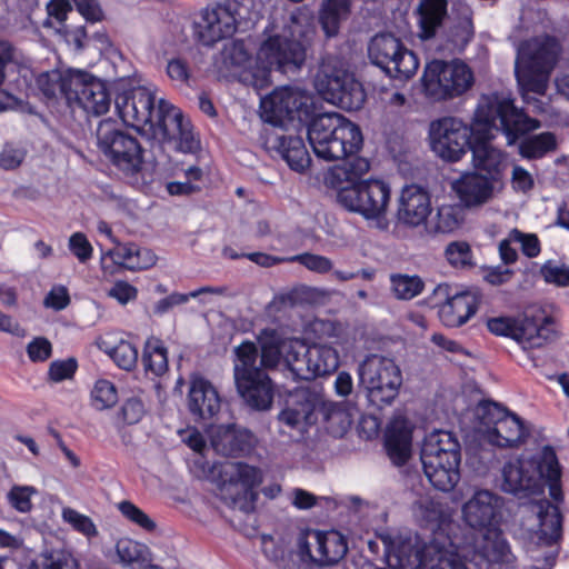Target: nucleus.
Returning <instances> with one entry per match:
<instances>
[{"instance_id":"obj_1","label":"nucleus","mask_w":569,"mask_h":569,"mask_svg":"<svg viewBox=\"0 0 569 569\" xmlns=\"http://www.w3.org/2000/svg\"><path fill=\"white\" fill-rule=\"evenodd\" d=\"M152 84L123 89L114 99L116 110L124 124L162 147L193 153L200 141L189 119L169 101L157 99Z\"/></svg>"},{"instance_id":"obj_2","label":"nucleus","mask_w":569,"mask_h":569,"mask_svg":"<svg viewBox=\"0 0 569 569\" xmlns=\"http://www.w3.org/2000/svg\"><path fill=\"white\" fill-rule=\"evenodd\" d=\"M507 137L508 144L530 131L537 130L540 122L529 118L513 106L508 93L490 92L480 96L473 114V138L469 147L475 171L501 179L505 167V153L491 143L496 122Z\"/></svg>"},{"instance_id":"obj_3","label":"nucleus","mask_w":569,"mask_h":569,"mask_svg":"<svg viewBox=\"0 0 569 569\" xmlns=\"http://www.w3.org/2000/svg\"><path fill=\"white\" fill-rule=\"evenodd\" d=\"M561 471L552 448L546 446L532 457H519L507 461L502 468L503 491L519 495L540 491L545 485L556 501L562 499Z\"/></svg>"},{"instance_id":"obj_4","label":"nucleus","mask_w":569,"mask_h":569,"mask_svg":"<svg viewBox=\"0 0 569 569\" xmlns=\"http://www.w3.org/2000/svg\"><path fill=\"white\" fill-rule=\"evenodd\" d=\"M308 140L315 154L326 161L358 153L363 144L359 127L338 112L313 118L308 127Z\"/></svg>"},{"instance_id":"obj_5","label":"nucleus","mask_w":569,"mask_h":569,"mask_svg":"<svg viewBox=\"0 0 569 569\" xmlns=\"http://www.w3.org/2000/svg\"><path fill=\"white\" fill-rule=\"evenodd\" d=\"M560 52L559 42L551 37L530 39L519 46L515 73L526 101H529L530 92H546L549 74Z\"/></svg>"},{"instance_id":"obj_6","label":"nucleus","mask_w":569,"mask_h":569,"mask_svg":"<svg viewBox=\"0 0 569 569\" xmlns=\"http://www.w3.org/2000/svg\"><path fill=\"white\" fill-rule=\"evenodd\" d=\"M388 557L397 560L399 569H468L452 546L433 539L422 545L413 543L411 538L380 535Z\"/></svg>"},{"instance_id":"obj_7","label":"nucleus","mask_w":569,"mask_h":569,"mask_svg":"<svg viewBox=\"0 0 569 569\" xmlns=\"http://www.w3.org/2000/svg\"><path fill=\"white\" fill-rule=\"evenodd\" d=\"M233 380L240 398L253 410L271 408L274 386L268 373L258 367V348L243 341L234 348Z\"/></svg>"},{"instance_id":"obj_8","label":"nucleus","mask_w":569,"mask_h":569,"mask_svg":"<svg viewBox=\"0 0 569 569\" xmlns=\"http://www.w3.org/2000/svg\"><path fill=\"white\" fill-rule=\"evenodd\" d=\"M315 88L326 101L346 110H358L366 100L362 84L349 72L343 60L335 56L322 59Z\"/></svg>"},{"instance_id":"obj_9","label":"nucleus","mask_w":569,"mask_h":569,"mask_svg":"<svg viewBox=\"0 0 569 569\" xmlns=\"http://www.w3.org/2000/svg\"><path fill=\"white\" fill-rule=\"evenodd\" d=\"M475 84L472 69L462 60L435 59L425 67L421 77L423 94L432 101H448L467 93Z\"/></svg>"},{"instance_id":"obj_10","label":"nucleus","mask_w":569,"mask_h":569,"mask_svg":"<svg viewBox=\"0 0 569 569\" xmlns=\"http://www.w3.org/2000/svg\"><path fill=\"white\" fill-rule=\"evenodd\" d=\"M260 469L244 462H227L220 470L219 496L231 509L249 513L254 509Z\"/></svg>"},{"instance_id":"obj_11","label":"nucleus","mask_w":569,"mask_h":569,"mask_svg":"<svg viewBox=\"0 0 569 569\" xmlns=\"http://www.w3.org/2000/svg\"><path fill=\"white\" fill-rule=\"evenodd\" d=\"M306 49L297 40H290L279 31L267 36L260 43L256 62L259 74L266 78V88L272 83L271 71L297 72L306 61Z\"/></svg>"},{"instance_id":"obj_12","label":"nucleus","mask_w":569,"mask_h":569,"mask_svg":"<svg viewBox=\"0 0 569 569\" xmlns=\"http://www.w3.org/2000/svg\"><path fill=\"white\" fill-rule=\"evenodd\" d=\"M391 199L390 186L381 179H363L358 183L340 188L338 202L348 211L366 220H380L386 217Z\"/></svg>"},{"instance_id":"obj_13","label":"nucleus","mask_w":569,"mask_h":569,"mask_svg":"<svg viewBox=\"0 0 569 569\" xmlns=\"http://www.w3.org/2000/svg\"><path fill=\"white\" fill-rule=\"evenodd\" d=\"M360 385L371 402L390 403L402 383L399 367L392 359L379 355L368 356L358 367Z\"/></svg>"},{"instance_id":"obj_14","label":"nucleus","mask_w":569,"mask_h":569,"mask_svg":"<svg viewBox=\"0 0 569 569\" xmlns=\"http://www.w3.org/2000/svg\"><path fill=\"white\" fill-rule=\"evenodd\" d=\"M312 109V94L300 86L277 88L260 101L261 118L273 126H282L286 120L303 121Z\"/></svg>"},{"instance_id":"obj_15","label":"nucleus","mask_w":569,"mask_h":569,"mask_svg":"<svg viewBox=\"0 0 569 569\" xmlns=\"http://www.w3.org/2000/svg\"><path fill=\"white\" fill-rule=\"evenodd\" d=\"M487 327L496 336L513 339L525 350L541 348L555 336L553 320L549 316L497 317L489 319Z\"/></svg>"},{"instance_id":"obj_16","label":"nucleus","mask_w":569,"mask_h":569,"mask_svg":"<svg viewBox=\"0 0 569 569\" xmlns=\"http://www.w3.org/2000/svg\"><path fill=\"white\" fill-rule=\"evenodd\" d=\"M369 58L389 77L408 80L419 68L417 56L389 33L377 34L369 43Z\"/></svg>"},{"instance_id":"obj_17","label":"nucleus","mask_w":569,"mask_h":569,"mask_svg":"<svg viewBox=\"0 0 569 569\" xmlns=\"http://www.w3.org/2000/svg\"><path fill=\"white\" fill-rule=\"evenodd\" d=\"M473 131V121L468 124L457 117L432 121L429 128L431 150L445 161L457 162L467 153Z\"/></svg>"},{"instance_id":"obj_18","label":"nucleus","mask_w":569,"mask_h":569,"mask_svg":"<svg viewBox=\"0 0 569 569\" xmlns=\"http://www.w3.org/2000/svg\"><path fill=\"white\" fill-rule=\"evenodd\" d=\"M100 150L122 171L137 172L142 164V148L136 138L120 131L110 120L101 121L97 129Z\"/></svg>"},{"instance_id":"obj_19","label":"nucleus","mask_w":569,"mask_h":569,"mask_svg":"<svg viewBox=\"0 0 569 569\" xmlns=\"http://www.w3.org/2000/svg\"><path fill=\"white\" fill-rule=\"evenodd\" d=\"M450 190L467 211H478L497 199L502 190V179L466 171L450 182Z\"/></svg>"},{"instance_id":"obj_20","label":"nucleus","mask_w":569,"mask_h":569,"mask_svg":"<svg viewBox=\"0 0 569 569\" xmlns=\"http://www.w3.org/2000/svg\"><path fill=\"white\" fill-rule=\"evenodd\" d=\"M217 71L223 77L237 78L254 88L266 89V78L259 74V67L243 41H231L223 46L214 60Z\"/></svg>"},{"instance_id":"obj_21","label":"nucleus","mask_w":569,"mask_h":569,"mask_svg":"<svg viewBox=\"0 0 569 569\" xmlns=\"http://www.w3.org/2000/svg\"><path fill=\"white\" fill-rule=\"evenodd\" d=\"M503 499L488 489H477L462 505V520L471 528L488 530L500 526Z\"/></svg>"},{"instance_id":"obj_22","label":"nucleus","mask_w":569,"mask_h":569,"mask_svg":"<svg viewBox=\"0 0 569 569\" xmlns=\"http://www.w3.org/2000/svg\"><path fill=\"white\" fill-rule=\"evenodd\" d=\"M71 82L74 83V88L70 106L76 103L86 113L97 117L110 110L112 98L102 80L79 70Z\"/></svg>"},{"instance_id":"obj_23","label":"nucleus","mask_w":569,"mask_h":569,"mask_svg":"<svg viewBox=\"0 0 569 569\" xmlns=\"http://www.w3.org/2000/svg\"><path fill=\"white\" fill-rule=\"evenodd\" d=\"M527 511L528 528L531 532V539L541 545H552L561 536V515L557 506L542 499L531 501Z\"/></svg>"},{"instance_id":"obj_24","label":"nucleus","mask_w":569,"mask_h":569,"mask_svg":"<svg viewBox=\"0 0 569 569\" xmlns=\"http://www.w3.org/2000/svg\"><path fill=\"white\" fill-rule=\"evenodd\" d=\"M236 31V19L230 9L214 4L201 10L194 21V36L204 46H211Z\"/></svg>"},{"instance_id":"obj_25","label":"nucleus","mask_w":569,"mask_h":569,"mask_svg":"<svg viewBox=\"0 0 569 569\" xmlns=\"http://www.w3.org/2000/svg\"><path fill=\"white\" fill-rule=\"evenodd\" d=\"M300 550L320 565L338 562L347 552L342 536L336 531H307L299 541Z\"/></svg>"},{"instance_id":"obj_26","label":"nucleus","mask_w":569,"mask_h":569,"mask_svg":"<svg viewBox=\"0 0 569 569\" xmlns=\"http://www.w3.org/2000/svg\"><path fill=\"white\" fill-rule=\"evenodd\" d=\"M435 295L447 297L438 311L440 321L447 327L457 328L465 325L477 311L478 299L472 292L449 296V286L439 284L435 289Z\"/></svg>"},{"instance_id":"obj_27","label":"nucleus","mask_w":569,"mask_h":569,"mask_svg":"<svg viewBox=\"0 0 569 569\" xmlns=\"http://www.w3.org/2000/svg\"><path fill=\"white\" fill-rule=\"evenodd\" d=\"M321 398L308 389H298L290 395L287 407L280 412L279 420L293 429H302L316 421Z\"/></svg>"},{"instance_id":"obj_28","label":"nucleus","mask_w":569,"mask_h":569,"mask_svg":"<svg viewBox=\"0 0 569 569\" xmlns=\"http://www.w3.org/2000/svg\"><path fill=\"white\" fill-rule=\"evenodd\" d=\"M431 212L429 193L417 184L406 186L398 200V220L409 227H418L427 221Z\"/></svg>"},{"instance_id":"obj_29","label":"nucleus","mask_w":569,"mask_h":569,"mask_svg":"<svg viewBox=\"0 0 569 569\" xmlns=\"http://www.w3.org/2000/svg\"><path fill=\"white\" fill-rule=\"evenodd\" d=\"M422 461H441L446 463L461 462V447L458 439L450 431L435 430L428 433L420 451Z\"/></svg>"},{"instance_id":"obj_30","label":"nucleus","mask_w":569,"mask_h":569,"mask_svg":"<svg viewBox=\"0 0 569 569\" xmlns=\"http://www.w3.org/2000/svg\"><path fill=\"white\" fill-rule=\"evenodd\" d=\"M108 259L114 264L131 271L151 268L157 262V257L151 250L140 248L134 243L116 242L114 248L103 252L101 256V266L104 270L110 268L107 264Z\"/></svg>"},{"instance_id":"obj_31","label":"nucleus","mask_w":569,"mask_h":569,"mask_svg":"<svg viewBox=\"0 0 569 569\" xmlns=\"http://www.w3.org/2000/svg\"><path fill=\"white\" fill-rule=\"evenodd\" d=\"M386 449L392 462L405 465L412 455V425L402 416H396L386 430Z\"/></svg>"},{"instance_id":"obj_32","label":"nucleus","mask_w":569,"mask_h":569,"mask_svg":"<svg viewBox=\"0 0 569 569\" xmlns=\"http://www.w3.org/2000/svg\"><path fill=\"white\" fill-rule=\"evenodd\" d=\"M188 405L192 415L208 419L219 412L221 399L216 387L209 380L193 376L189 387Z\"/></svg>"},{"instance_id":"obj_33","label":"nucleus","mask_w":569,"mask_h":569,"mask_svg":"<svg viewBox=\"0 0 569 569\" xmlns=\"http://www.w3.org/2000/svg\"><path fill=\"white\" fill-rule=\"evenodd\" d=\"M211 446L222 456H232L248 451L253 441L250 431L233 425L217 426L210 431Z\"/></svg>"},{"instance_id":"obj_34","label":"nucleus","mask_w":569,"mask_h":569,"mask_svg":"<svg viewBox=\"0 0 569 569\" xmlns=\"http://www.w3.org/2000/svg\"><path fill=\"white\" fill-rule=\"evenodd\" d=\"M340 160L342 162L331 167L325 176L326 183L333 188L340 189L345 182L351 183V186L358 183L370 170L369 160L357 156V153Z\"/></svg>"},{"instance_id":"obj_35","label":"nucleus","mask_w":569,"mask_h":569,"mask_svg":"<svg viewBox=\"0 0 569 569\" xmlns=\"http://www.w3.org/2000/svg\"><path fill=\"white\" fill-rule=\"evenodd\" d=\"M339 366V355L337 350L328 345L318 342L308 346V367L300 368L307 373V380L316 377L330 375Z\"/></svg>"},{"instance_id":"obj_36","label":"nucleus","mask_w":569,"mask_h":569,"mask_svg":"<svg viewBox=\"0 0 569 569\" xmlns=\"http://www.w3.org/2000/svg\"><path fill=\"white\" fill-rule=\"evenodd\" d=\"M477 552L490 563H511L513 556L499 526L485 530Z\"/></svg>"},{"instance_id":"obj_37","label":"nucleus","mask_w":569,"mask_h":569,"mask_svg":"<svg viewBox=\"0 0 569 569\" xmlns=\"http://www.w3.org/2000/svg\"><path fill=\"white\" fill-rule=\"evenodd\" d=\"M523 436L525 428L521 420L503 409V417L497 419L486 440L498 447H510L520 442Z\"/></svg>"},{"instance_id":"obj_38","label":"nucleus","mask_w":569,"mask_h":569,"mask_svg":"<svg viewBox=\"0 0 569 569\" xmlns=\"http://www.w3.org/2000/svg\"><path fill=\"white\" fill-rule=\"evenodd\" d=\"M77 71L51 70L41 73L37 79V84L47 98L51 99L61 96L71 104V96L74 88V83L71 80L76 77Z\"/></svg>"},{"instance_id":"obj_39","label":"nucleus","mask_w":569,"mask_h":569,"mask_svg":"<svg viewBox=\"0 0 569 569\" xmlns=\"http://www.w3.org/2000/svg\"><path fill=\"white\" fill-rule=\"evenodd\" d=\"M423 472L429 482L438 490L451 491L460 480V463L422 461Z\"/></svg>"},{"instance_id":"obj_40","label":"nucleus","mask_w":569,"mask_h":569,"mask_svg":"<svg viewBox=\"0 0 569 569\" xmlns=\"http://www.w3.org/2000/svg\"><path fill=\"white\" fill-rule=\"evenodd\" d=\"M276 148L292 170L303 172L309 167L311 159L300 137L279 136Z\"/></svg>"},{"instance_id":"obj_41","label":"nucleus","mask_w":569,"mask_h":569,"mask_svg":"<svg viewBox=\"0 0 569 569\" xmlns=\"http://www.w3.org/2000/svg\"><path fill=\"white\" fill-rule=\"evenodd\" d=\"M279 32L286 34L290 40L299 41L307 50V44L316 32L312 13L302 8L296 9L291 12L288 22Z\"/></svg>"},{"instance_id":"obj_42","label":"nucleus","mask_w":569,"mask_h":569,"mask_svg":"<svg viewBox=\"0 0 569 569\" xmlns=\"http://www.w3.org/2000/svg\"><path fill=\"white\" fill-rule=\"evenodd\" d=\"M273 329H263L258 336L260 367L262 370L276 368L283 360V341Z\"/></svg>"},{"instance_id":"obj_43","label":"nucleus","mask_w":569,"mask_h":569,"mask_svg":"<svg viewBox=\"0 0 569 569\" xmlns=\"http://www.w3.org/2000/svg\"><path fill=\"white\" fill-rule=\"evenodd\" d=\"M351 0H325L320 10V23L326 36H337L340 22L350 12Z\"/></svg>"},{"instance_id":"obj_44","label":"nucleus","mask_w":569,"mask_h":569,"mask_svg":"<svg viewBox=\"0 0 569 569\" xmlns=\"http://www.w3.org/2000/svg\"><path fill=\"white\" fill-rule=\"evenodd\" d=\"M317 413L327 422V429L335 437H342L352 423V416L345 407L321 399Z\"/></svg>"},{"instance_id":"obj_45","label":"nucleus","mask_w":569,"mask_h":569,"mask_svg":"<svg viewBox=\"0 0 569 569\" xmlns=\"http://www.w3.org/2000/svg\"><path fill=\"white\" fill-rule=\"evenodd\" d=\"M283 361L295 379L307 380V373L301 366L308 367V345L297 338L283 341Z\"/></svg>"},{"instance_id":"obj_46","label":"nucleus","mask_w":569,"mask_h":569,"mask_svg":"<svg viewBox=\"0 0 569 569\" xmlns=\"http://www.w3.org/2000/svg\"><path fill=\"white\" fill-rule=\"evenodd\" d=\"M453 12L457 13L458 22L449 31V40L452 48L462 50L473 36V26L471 21V9L465 3L455 4Z\"/></svg>"},{"instance_id":"obj_47","label":"nucleus","mask_w":569,"mask_h":569,"mask_svg":"<svg viewBox=\"0 0 569 569\" xmlns=\"http://www.w3.org/2000/svg\"><path fill=\"white\" fill-rule=\"evenodd\" d=\"M503 409L492 401H481L472 409V429L483 440L492 430L498 418L503 417Z\"/></svg>"},{"instance_id":"obj_48","label":"nucleus","mask_w":569,"mask_h":569,"mask_svg":"<svg viewBox=\"0 0 569 569\" xmlns=\"http://www.w3.org/2000/svg\"><path fill=\"white\" fill-rule=\"evenodd\" d=\"M116 552L120 563L131 569H142L150 557L147 546L128 538L117 542Z\"/></svg>"},{"instance_id":"obj_49","label":"nucleus","mask_w":569,"mask_h":569,"mask_svg":"<svg viewBox=\"0 0 569 569\" xmlns=\"http://www.w3.org/2000/svg\"><path fill=\"white\" fill-rule=\"evenodd\" d=\"M447 13L446 0H422L420 4V26L425 38L435 34Z\"/></svg>"},{"instance_id":"obj_50","label":"nucleus","mask_w":569,"mask_h":569,"mask_svg":"<svg viewBox=\"0 0 569 569\" xmlns=\"http://www.w3.org/2000/svg\"><path fill=\"white\" fill-rule=\"evenodd\" d=\"M461 223L459 207L445 203L437 208L435 216L428 222V230L433 233H449Z\"/></svg>"},{"instance_id":"obj_51","label":"nucleus","mask_w":569,"mask_h":569,"mask_svg":"<svg viewBox=\"0 0 569 569\" xmlns=\"http://www.w3.org/2000/svg\"><path fill=\"white\" fill-rule=\"evenodd\" d=\"M557 147L556 137L551 132L531 136L519 143V153L526 159H538L553 151Z\"/></svg>"},{"instance_id":"obj_52","label":"nucleus","mask_w":569,"mask_h":569,"mask_svg":"<svg viewBox=\"0 0 569 569\" xmlns=\"http://www.w3.org/2000/svg\"><path fill=\"white\" fill-rule=\"evenodd\" d=\"M99 347L113 359L119 368L131 370L136 367L138 349L130 341L120 340L116 346L110 347L106 340H100Z\"/></svg>"},{"instance_id":"obj_53","label":"nucleus","mask_w":569,"mask_h":569,"mask_svg":"<svg viewBox=\"0 0 569 569\" xmlns=\"http://www.w3.org/2000/svg\"><path fill=\"white\" fill-rule=\"evenodd\" d=\"M142 360L146 370L156 376L163 375L168 369L167 350L159 339L147 341Z\"/></svg>"},{"instance_id":"obj_54","label":"nucleus","mask_w":569,"mask_h":569,"mask_svg":"<svg viewBox=\"0 0 569 569\" xmlns=\"http://www.w3.org/2000/svg\"><path fill=\"white\" fill-rule=\"evenodd\" d=\"M415 518L423 525H437L443 517L442 506L429 496L417 499L412 505Z\"/></svg>"},{"instance_id":"obj_55","label":"nucleus","mask_w":569,"mask_h":569,"mask_svg":"<svg viewBox=\"0 0 569 569\" xmlns=\"http://www.w3.org/2000/svg\"><path fill=\"white\" fill-rule=\"evenodd\" d=\"M395 296L401 300H410L423 290V281L418 276L395 274L390 278Z\"/></svg>"},{"instance_id":"obj_56","label":"nucleus","mask_w":569,"mask_h":569,"mask_svg":"<svg viewBox=\"0 0 569 569\" xmlns=\"http://www.w3.org/2000/svg\"><path fill=\"white\" fill-rule=\"evenodd\" d=\"M62 520L70 525L73 530L82 533L87 538H92L98 535V530L91 518L80 513L73 508L63 507L61 511Z\"/></svg>"},{"instance_id":"obj_57","label":"nucleus","mask_w":569,"mask_h":569,"mask_svg":"<svg viewBox=\"0 0 569 569\" xmlns=\"http://www.w3.org/2000/svg\"><path fill=\"white\" fill-rule=\"evenodd\" d=\"M92 403L98 410L113 407L118 401V392L112 382L100 379L91 391Z\"/></svg>"},{"instance_id":"obj_58","label":"nucleus","mask_w":569,"mask_h":569,"mask_svg":"<svg viewBox=\"0 0 569 569\" xmlns=\"http://www.w3.org/2000/svg\"><path fill=\"white\" fill-rule=\"evenodd\" d=\"M166 73L171 81L179 86H189L193 78V69L182 56H176L168 60Z\"/></svg>"},{"instance_id":"obj_59","label":"nucleus","mask_w":569,"mask_h":569,"mask_svg":"<svg viewBox=\"0 0 569 569\" xmlns=\"http://www.w3.org/2000/svg\"><path fill=\"white\" fill-rule=\"evenodd\" d=\"M540 274L547 283L557 287L569 286V266L566 263L548 260L541 266Z\"/></svg>"},{"instance_id":"obj_60","label":"nucleus","mask_w":569,"mask_h":569,"mask_svg":"<svg viewBox=\"0 0 569 569\" xmlns=\"http://www.w3.org/2000/svg\"><path fill=\"white\" fill-rule=\"evenodd\" d=\"M38 490L32 486H13L7 495L10 506L21 513H27L32 509L31 498Z\"/></svg>"},{"instance_id":"obj_61","label":"nucleus","mask_w":569,"mask_h":569,"mask_svg":"<svg viewBox=\"0 0 569 569\" xmlns=\"http://www.w3.org/2000/svg\"><path fill=\"white\" fill-rule=\"evenodd\" d=\"M288 262H298L305 268L317 273H328L333 269V262L328 257L310 252L288 257Z\"/></svg>"},{"instance_id":"obj_62","label":"nucleus","mask_w":569,"mask_h":569,"mask_svg":"<svg viewBox=\"0 0 569 569\" xmlns=\"http://www.w3.org/2000/svg\"><path fill=\"white\" fill-rule=\"evenodd\" d=\"M445 254L448 262L455 268H466L472 264L471 248L465 241L450 242Z\"/></svg>"},{"instance_id":"obj_63","label":"nucleus","mask_w":569,"mask_h":569,"mask_svg":"<svg viewBox=\"0 0 569 569\" xmlns=\"http://www.w3.org/2000/svg\"><path fill=\"white\" fill-rule=\"evenodd\" d=\"M509 240L518 243L522 253L528 258H536L540 254L541 244L536 233H526L515 228L509 231Z\"/></svg>"},{"instance_id":"obj_64","label":"nucleus","mask_w":569,"mask_h":569,"mask_svg":"<svg viewBox=\"0 0 569 569\" xmlns=\"http://www.w3.org/2000/svg\"><path fill=\"white\" fill-rule=\"evenodd\" d=\"M118 509L128 520L141 527L142 529L152 531L156 528L154 521L131 501L124 500L119 502Z\"/></svg>"}]
</instances>
